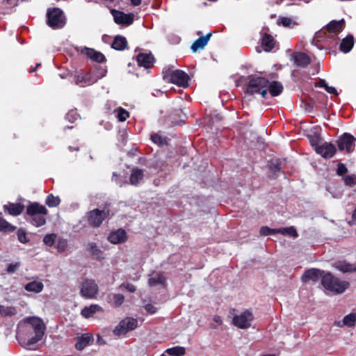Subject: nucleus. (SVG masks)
<instances>
[{
  "instance_id": "obj_18",
  "label": "nucleus",
  "mask_w": 356,
  "mask_h": 356,
  "mask_svg": "<svg viewBox=\"0 0 356 356\" xmlns=\"http://www.w3.org/2000/svg\"><path fill=\"white\" fill-rule=\"evenodd\" d=\"M81 53L86 55L88 58L97 63H103L105 60V56L101 52L96 51L93 49L84 47L81 49Z\"/></svg>"
},
{
  "instance_id": "obj_50",
  "label": "nucleus",
  "mask_w": 356,
  "mask_h": 356,
  "mask_svg": "<svg viewBox=\"0 0 356 356\" xmlns=\"http://www.w3.org/2000/svg\"><path fill=\"white\" fill-rule=\"evenodd\" d=\"M17 238L18 240L22 243H26L29 241V239L27 238L26 235V232L23 229H19L17 231Z\"/></svg>"
},
{
  "instance_id": "obj_5",
  "label": "nucleus",
  "mask_w": 356,
  "mask_h": 356,
  "mask_svg": "<svg viewBox=\"0 0 356 356\" xmlns=\"http://www.w3.org/2000/svg\"><path fill=\"white\" fill-rule=\"evenodd\" d=\"M26 213L31 216V223L35 227H40L45 224L44 216L47 214V208L37 202L27 207Z\"/></svg>"
},
{
  "instance_id": "obj_1",
  "label": "nucleus",
  "mask_w": 356,
  "mask_h": 356,
  "mask_svg": "<svg viewBox=\"0 0 356 356\" xmlns=\"http://www.w3.org/2000/svg\"><path fill=\"white\" fill-rule=\"evenodd\" d=\"M45 329L46 326L41 318L35 316L26 318L24 326L17 333L19 344L30 349L31 346L42 340Z\"/></svg>"
},
{
  "instance_id": "obj_28",
  "label": "nucleus",
  "mask_w": 356,
  "mask_h": 356,
  "mask_svg": "<svg viewBox=\"0 0 356 356\" xmlns=\"http://www.w3.org/2000/svg\"><path fill=\"white\" fill-rule=\"evenodd\" d=\"M4 208L6 210H7L8 211V213L10 215L18 216L22 213V211H24V207L22 204L17 203V204H9L8 205H5Z\"/></svg>"
},
{
  "instance_id": "obj_64",
  "label": "nucleus",
  "mask_w": 356,
  "mask_h": 356,
  "mask_svg": "<svg viewBox=\"0 0 356 356\" xmlns=\"http://www.w3.org/2000/svg\"><path fill=\"white\" fill-rule=\"evenodd\" d=\"M328 86H329L326 83V84L324 86V87H323V88L326 90V89H327V88Z\"/></svg>"
},
{
  "instance_id": "obj_16",
  "label": "nucleus",
  "mask_w": 356,
  "mask_h": 356,
  "mask_svg": "<svg viewBox=\"0 0 356 356\" xmlns=\"http://www.w3.org/2000/svg\"><path fill=\"white\" fill-rule=\"evenodd\" d=\"M94 340L93 336L90 333L83 334L76 338L75 348L78 350H83L86 346L90 344Z\"/></svg>"
},
{
  "instance_id": "obj_61",
  "label": "nucleus",
  "mask_w": 356,
  "mask_h": 356,
  "mask_svg": "<svg viewBox=\"0 0 356 356\" xmlns=\"http://www.w3.org/2000/svg\"><path fill=\"white\" fill-rule=\"evenodd\" d=\"M101 69H103L102 67L97 68L95 71H94L95 74H101Z\"/></svg>"
},
{
  "instance_id": "obj_38",
  "label": "nucleus",
  "mask_w": 356,
  "mask_h": 356,
  "mask_svg": "<svg viewBox=\"0 0 356 356\" xmlns=\"http://www.w3.org/2000/svg\"><path fill=\"white\" fill-rule=\"evenodd\" d=\"M60 198L56 196H54L52 194L49 195L45 200V203L49 207H54L60 204Z\"/></svg>"
},
{
  "instance_id": "obj_40",
  "label": "nucleus",
  "mask_w": 356,
  "mask_h": 356,
  "mask_svg": "<svg viewBox=\"0 0 356 356\" xmlns=\"http://www.w3.org/2000/svg\"><path fill=\"white\" fill-rule=\"evenodd\" d=\"M278 24H281L284 27H293L296 25V22L289 17H280L277 21Z\"/></svg>"
},
{
  "instance_id": "obj_2",
  "label": "nucleus",
  "mask_w": 356,
  "mask_h": 356,
  "mask_svg": "<svg viewBox=\"0 0 356 356\" xmlns=\"http://www.w3.org/2000/svg\"><path fill=\"white\" fill-rule=\"evenodd\" d=\"M268 80L261 76H250L245 90V95H260L266 97L268 92Z\"/></svg>"
},
{
  "instance_id": "obj_51",
  "label": "nucleus",
  "mask_w": 356,
  "mask_h": 356,
  "mask_svg": "<svg viewBox=\"0 0 356 356\" xmlns=\"http://www.w3.org/2000/svg\"><path fill=\"white\" fill-rule=\"evenodd\" d=\"M151 139L152 140L159 145H161L164 143L165 140L159 134H153L151 135Z\"/></svg>"
},
{
  "instance_id": "obj_7",
  "label": "nucleus",
  "mask_w": 356,
  "mask_h": 356,
  "mask_svg": "<svg viewBox=\"0 0 356 356\" xmlns=\"http://www.w3.org/2000/svg\"><path fill=\"white\" fill-rule=\"evenodd\" d=\"M99 287L95 280L86 279L80 286V294L86 299H94L98 294Z\"/></svg>"
},
{
  "instance_id": "obj_52",
  "label": "nucleus",
  "mask_w": 356,
  "mask_h": 356,
  "mask_svg": "<svg viewBox=\"0 0 356 356\" xmlns=\"http://www.w3.org/2000/svg\"><path fill=\"white\" fill-rule=\"evenodd\" d=\"M65 118L71 122H73L74 121H76L78 118H79V115L78 113H76V111H71L70 112H68L65 116Z\"/></svg>"
},
{
  "instance_id": "obj_43",
  "label": "nucleus",
  "mask_w": 356,
  "mask_h": 356,
  "mask_svg": "<svg viewBox=\"0 0 356 356\" xmlns=\"http://www.w3.org/2000/svg\"><path fill=\"white\" fill-rule=\"evenodd\" d=\"M343 181L346 186H353L356 184V175H348L343 177Z\"/></svg>"
},
{
  "instance_id": "obj_57",
  "label": "nucleus",
  "mask_w": 356,
  "mask_h": 356,
  "mask_svg": "<svg viewBox=\"0 0 356 356\" xmlns=\"http://www.w3.org/2000/svg\"><path fill=\"white\" fill-rule=\"evenodd\" d=\"M325 90L330 94L337 95V91L334 87L328 86Z\"/></svg>"
},
{
  "instance_id": "obj_14",
  "label": "nucleus",
  "mask_w": 356,
  "mask_h": 356,
  "mask_svg": "<svg viewBox=\"0 0 356 356\" xmlns=\"http://www.w3.org/2000/svg\"><path fill=\"white\" fill-rule=\"evenodd\" d=\"M291 60L293 61L295 65L299 67H305L310 62V57L302 52H294L291 55Z\"/></svg>"
},
{
  "instance_id": "obj_25",
  "label": "nucleus",
  "mask_w": 356,
  "mask_h": 356,
  "mask_svg": "<svg viewBox=\"0 0 356 356\" xmlns=\"http://www.w3.org/2000/svg\"><path fill=\"white\" fill-rule=\"evenodd\" d=\"M354 44V38L352 35H347L340 44V50L343 53L349 52Z\"/></svg>"
},
{
  "instance_id": "obj_46",
  "label": "nucleus",
  "mask_w": 356,
  "mask_h": 356,
  "mask_svg": "<svg viewBox=\"0 0 356 356\" xmlns=\"http://www.w3.org/2000/svg\"><path fill=\"white\" fill-rule=\"evenodd\" d=\"M67 247V241L66 239L60 238L56 244V249L59 252H63Z\"/></svg>"
},
{
  "instance_id": "obj_31",
  "label": "nucleus",
  "mask_w": 356,
  "mask_h": 356,
  "mask_svg": "<svg viewBox=\"0 0 356 356\" xmlns=\"http://www.w3.org/2000/svg\"><path fill=\"white\" fill-rule=\"evenodd\" d=\"M101 74H95L93 72H89L86 74V85H91L97 82L99 79L106 75V71L105 69H101Z\"/></svg>"
},
{
  "instance_id": "obj_41",
  "label": "nucleus",
  "mask_w": 356,
  "mask_h": 356,
  "mask_svg": "<svg viewBox=\"0 0 356 356\" xmlns=\"http://www.w3.org/2000/svg\"><path fill=\"white\" fill-rule=\"evenodd\" d=\"M15 227L8 223L6 220L0 218V230L3 232H12Z\"/></svg>"
},
{
  "instance_id": "obj_15",
  "label": "nucleus",
  "mask_w": 356,
  "mask_h": 356,
  "mask_svg": "<svg viewBox=\"0 0 356 356\" xmlns=\"http://www.w3.org/2000/svg\"><path fill=\"white\" fill-rule=\"evenodd\" d=\"M136 60L139 66L147 69L152 66L154 58L151 54L140 53L137 55Z\"/></svg>"
},
{
  "instance_id": "obj_56",
  "label": "nucleus",
  "mask_w": 356,
  "mask_h": 356,
  "mask_svg": "<svg viewBox=\"0 0 356 356\" xmlns=\"http://www.w3.org/2000/svg\"><path fill=\"white\" fill-rule=\"evenodd\" d=\"M10 309L6 308L4 306H0V314L1 315H8L11 314V313L8 311Z\"/></svg>"
},
{
  "instance_id": "obj_12",
  "label": "nucleus",
  "mask_w": 356,
  "mask_h": 356,
  "mask_svg": "<svg viewBox=\"0 0 356 356\" xmlns=\"http://www.w3.org/2000/svg\"><path fill=\"white\" fill-rule=\"evenodd\" d=\"M345 26V21L341 19L339 21L332 20L327 24L325 29L328 33L327 38L333 40V42L336 43L337 35L343 31Z\"/></svg>"
},
{
  "instance_id": "obj_27",
  "label": "nucleus",
  "mask_w": 356,
  "mask_h": 356,
  "mask_svg": "<svg viewBox=\"0 0 356 356\" xmlns=\"http://www.w3.org/2000/svg\"><path fill=\"white\" fill-rule=\"evenodd\" d=\"M127 46V39L122 35H117L114 38V40L112 43V47L114 49L122 51L124 50Z\"/></svg>"
},
{
  "instance_id": "obj_3",
  "label": "nucleus",
  "mask_w": 356,
  "mask_h": 356,
  "mask_svg": "<svg viewBox=\"0 0 356 356\" xmlns=\"http://www.w3.org/2000/svg\"><path fill=\"white\" fill-rule=\"evenodd\" d=\"M163 79L165 81L187 88L188 86L189 76L181 70H172L165 67L163 70Z\"/></svg>"
},
{
  "instance_id": "obj_30",
  "label": "nucleus",
  "mask_w": 356,
  "mask_h": 356,
  "mask_svg": "<svg viewBox=\"0 0 356 356\" xmlns=\"http://www.w3.org/2000/svg\"><path fill=\"white\" fill-rule=\"evenodd\" d=\"M261 45L266 51H269L274 47L275 40L271 35L265 33L262 37Z\"/></svg>"
},
{
  "instance_id": "obj_4",
  "label": "nucleus",
  "mask_w": 356,
  "mask_h": 356,
  "mask_svg": "<svg viewBox=\"0 0 356 356\" xmlns=\"http://www.w3.org/2000/svg\"><path fill=\"white\" fill-rule=\"evenodd\" d=\"M321 284L327 290L339 294L343 293L350 286L349 282L341 280L330 273H327L322 277Z\"/></svg>"
},
{
  "instance_id": "obj_24",
  "label": "nucleus",
  "mask_w": 356,
  "mask_h": 356,
  "mask_svg": "<svg viewBox=\"0 0 356 356\" xmlns=\"http://www.w3.org/2000/svg\"><path fill=\"white\" fill-rule=\"evenodd\" d=\"M102 311H103L102 308L99 305L93 304L88 307H85L81 310V314L84 318H88L92 317V315L94 314H95L96 312H102Z\"/></svg>"
},
{
  "instance_id": "obj_55",
  "label": "nucleus",
  "mask_w": 356,
  "mask_h": 356,
  "mask_svg": "<svg viewBox=\"0 0 356 356\" xmlns=\"http://www.w3.org/2000/svg\"><path fill=\"white\" fill-rule=\"evenodd\" d=\"M348 169L343 163H339L337 167V172L339 175L341 176L347 172Z\"/></svg>"
},
{
  "instance_id": "obj_58",
  "label": "nucleus",
  "mask_w": 356,
  "mask_h": 356,
  "mask_svg": "<svg viewBox=\"0 0 356 356\" xmlns=\"http://www.w3.org/2000/svg\"><path fill=\"white\" fill-rule=\"evenodd\" d=\"M213 321L215 323H216L218 325H221L222 323V320L220 316H215L213 317Z\"/></svg>"
},
{
  "instance_id": "obj_60",
  "label": "nucleus",
  "mask_w": 356,
  "mask_h": 356,
  "mask_svg": "<svg viewBox=\"0 0 356 356\" xmlns=\"http://www.w3.org/2000/svg\"><path fill=\"white\" fill-rule=\"evenodd\" d=\"M325 84H326V81L324 79H320L317 86L319 87L323 88Z\"/></svg>"
},
{
  "instance_id": "obj_6",
  "label": "nucleus",
  "mask_w": 356,
  "mask_h": 356,
  "mask_svg": "<svg viewBox=\"0 0 356 356\" xmlns=\"http://www.w3.org/2000/svg\"><path fill=\"white\" fill-rule=\"evenodd\" d=\"M47 17V24L54 29L63 28L66 23V19L63 10L58 8L49 9Z\"/></svg>"
},
{
  "instance_id": "obj_34",
  "label": "nucleus",
  "mask_w": 356,
  "mask_h": 356,
  "mask_svg": "<svg viewBox=\"0 0 356 356\" xmlns=\"http://www.w3.org/2000/svg\"><path fill=\"white\" fill-rule=\"evenodd\" d=\"M334 267L342 273H351L353 270V264L345 261H339L334 264Z\"/></svg>"
},
{
  "instance_id": "obj_19",
  "label": "nucleus",
  "mask_w": 356,
  "mask_h": 356,
  "mask_svg": "<svg viewBox=\"0 0 356 356\" xmlns=\"http://www.w3.org/2000/svg\"><path fill=\"white\" fill-rule=\"evenodd\" d=\"M108 241L113 244L124 243L127 240V234L122 229H118L116 231L110 233Z\"/></svg>"
},
{
  "instance_id": "obj_9",
  "label": "nucleus",
  "mask_w": 356,
  "mask_h": 356,
  "mask_svg": "<svg viewBox=\"0 0 356 356\" xmlns=\"http://www.w3.org/2000/svg\"><path fill=\"white\" fill-rule=\"evenodd\" d=\"M138 327V321L131 317H127L122 320L113 330V334L121 336L128 332L135 330Z\"/></svg>"
},
{
  "instance_id": "obj_11",
  "label": "nucleus",
  "mask_w": 356,
  "mask_h": 356,
  "mask_svg": "<svg viewBox=\"0 0 356 356\" xmlns=\"http://www.w3.org/2000/svg\"><path fill=\"white\" fill-rule=\"evenodd\" d=\"M355 138L348 133H344L337 140V145L339 151H345L350 153L355 148Z\"/></svg>"
},
{
  "instance_id": "obj_42",
  "label": "nucleus",
  "mask_w": 356,
  "mask_h": 356,
  "mask_svg": "<svg viewBox=\"0 0 356 356\" xmlns=\"http://www.w3.org/2000/svg\"><path fill=\"white\" fill-rule=\"evenodd\" d=\"M88 249L94 257L97 259L101 258L102 252L97 248L95 243H90L88 244Z\"/></svg>"
},
{
  "instance_id": "obj_13",
  "label": "nucleus",
  "mask_w": 356,
  "mask_h": 356,
  "mask_svg": "<svg viewBox=\"0 0 356 356\" xmlns=\"http://www.w3.org/2000/svg\"><path fill=\"white\" fill-rule=\"evenodd\" d=\"M337 152L336 147L331 143L325 142L316 147V152L324 159H330Z\"/></svg>"
},
{
  "instance_id": "obj_22",
  "label": "nucleus",
  "mask_w": 356,
  "mask_h": 356,
  "mask_svg": "<svg viewBox=\"0 0 356 356\" xmlns=\"http://www.w3.org/2000/svg\"><path fill=\"white\" fill-rule=\"evenodd\" d=\"M114 20L118 24L129 25L133 22V15H127L122 12H116L114 14Z\"/></svg>"
},
{
  "instance_id": "obj_21",
  "label": "nucleus",
  "mask_w": 356,
  "mask_h": 356,
  "mask_svg": "<svg viewBox=\"0 0 356 356\" xmlns=\"http://www.w3.org/2000/svg\"><path fill=\"white\" fill-rule=\"evenodd\" d=\"M212 35L211 33H207L204 36L200 37L198 39L195 40L193 44L191 47L193 52H196L199 49H202L207 44L209 40H210Z\"/></svg>"
},
{
  "instance_id": "obj_10",
  "label": "nucleus",
  "mask_w": 356,
  "mask_h": 356,
  "mask_svg": "<svg viewBox=\"0 0 356 356\" xmlns=\"http://www.w3.org/2000/svg\"><path fill=\"white\" fill-rule=\"evenodd\" d=\"M252 320V314L249 310H246L238 315L234 316L232 322L237 327L246 329L250 327Z\"/></svg>"
},
{
  "instance_id": "obj_26",
  "label": "nucleus",
  "mask_w": 356,
  "mask_h": 356,
  "mask_svg": "<svg viewBox=\"0 0 356 356\" xmlns=\"http://www.w3.org/2000/svg\"><path fill=\"white\" fill-rule=\"evenodd\" d=\"M268 90L272 97H276L282 93L283 86L282 83L278 81H268Z\"/></svg>"
},
{
  "instance_id": "obj_20",
  "label": "nucleus",
  "mask_w": 356,
  "mask_h": 356,
  "mask_svg": "<svg viewBox=\"0 0 356 356\" xmlns=\"http://www.w3.org/2000/svg\"><path fill=\"white\" fill-rule=\"evenodd\" d=\"M327 36H328V33H327L326 29H323L315 33L314 38L312 41V44L317 46L320 49L321 47H320V46H318V44H317V42H318L325 40V44H327V45H331V44H334L333 42V40L330 39L329 38H327Z\"/></svg>"
},
{
  "instance_id": "obj_45",
  "label": "nucleus",
  "mask_w": 356,
  "mask_h": 356,
  "mask_svg": "<svg viewBox=\"0 0 356 356\" xmlns=\"http://www.w3.org/2000/svg\"><path fill=\"white\" fill-rule=\"evenodd\" d=\"M56 238V235L54 234H47L44 237L43 241L47 245L51 247L54 244Z\"/></svg>"
},
{
  "instance_id": "obj_54",
  "label": "nucleus",
  "mask_w": 356,
  "mask_h": 356,
  "mask_svg": "<svg viewBox=\"0 0 356 356\" xmlns=\"http://www.w3.org/2000/svg\"><path fill=\"white\" fill-rule=\"evenodd\" d=\"M144 307L146 312L149 314H154L157 311V308L150 303L145 305Z\"/></svg>"
},
{
  "instance_id": "obj_35",
  "label": "nucleus",
  "mask_w": 356,
  "mask_h": 356,
  "mask_svg": "<svg viewBox=\"0 0 356 356\" xmlns=\"http://www.w3.org/2000/svg\"><path fill=\"white\" fill-rule=\"evenodd\" d=\"M277 234L289 236L293 238H296L298 236L296 229L293 227L277 229Z\"/></svg>"
},
{
  "instance_id": "obj_53",
  "label": "nucleus",
  "mask_w": 356,
  "mask_h": 356,
  "mask_svg": "<svg viewBox=\"0 0 356 356\" xmlns=\"http://www.w3.org/2000/svg\"><path fill=\"white\" fill-rule=\"evenodd\" d=\"M120 289H126L130 293H134L136 291V287L134 285L129 283H123L120 286Z\"/></svg>"
},
{
  "instance_id": "obj_62",
  "label": "nucleus",
  "mask_w": 356,
  "mask_h": 356,
  "mask_svg": "<svg viewBox=\"0 0 356 356\" xmlns=\"http://www.w3.org/2000/svg\"><path fill=\"white\" fill-rule=\"evenodd\" d=\"M353 220L356 222V207L352 215Z\"/></svg>"
},
{
  "instance_id": "obj_23",
  "label": "nucleus",
  "mask_w": 356,
  "mask_h": 356,
  "mask_svg": "<svg viewBox=\"0 0 356 356\" xmlns=\"http://www.w3.org/2000/svg\"><path fill=\"white\" fill-rule=\"evenodd\" d=\"M26 291L29 292H33L35 293H40L44 289V284L42 282L38 280H33L27 283L24 286Z\"/></svg>"
},
{
  "instance_id": "obj_32",
  "label": "nucleus",
  "mask_w": 356,
  "mask_h": 356,
  "mask_svg": "<svg viewBox=\"0 0 356 356\" xmlns=\"http://www.w3.org/2000/svg\"><path fill=\"white\" fill-rule=\"evenodd\" d=\"M143 171L140 169H134L130 175V183L132 185H137L143 178Z\"/></svg>"
},
{
  "instance_id": "obj_48",
  "label": "nucleus",
  "mask_w": 356,
  "mask_h": 356,
  "mask_svg": "<svg viewBox=\"0 0 356 356\" xmlns=\"http://www.w3.org/2000/svg\"><path fill=\"white\" fill-rule=\"evenodd\" d=\"M86 74H79L75 77V83L79 86L84 87L86 85Z\"/></svg>"
},
{
  "instance_id": "obj_33",
  "label": "nucleus",
  "mask_w": 356,
  "mask_h": 356,
  "mask_svg": "<svg viewBox=\"0 0 356 356\" xmlns=\"http://www.w3.org/2000/svg\"><path fill=\"white\" fill-rule=\"evenodd\" d=\"M165 282V279L161 273H152L149 278V284L150 286L164 285Z\"/></svg>"
},
{
  "instance_id": "obj_29",
  "label": "nucleus",
  "mask_w": 356,
  "mask_h": 356,
  "mask_svg": "<svg viewBox=\"0 0 356 356\" xmlns=\"http://www.w3.org/2000/svg\"><path fill=\"white\" fill-rule=\"evenodd\" d=\"M356 324V312H352L345 316L342 321V324L340 322L338 323L339 327L343 325L347 327H354Z\"/></svg>"
},
{
  "instance_id": "obj_59",
  "label": "nucleus",
  "mask_w": 356,
  "mask_h": 356,
  "mask_svg": "<svg viewBox=\"0 0 356 356\" xmlns=\"http://www.w3.org/2000/svg\"><path fill=\"white\" fill-rule=\"evenodd\" d=\"M131 4L134 6H138L141 3V0H129Z\"/></svg>"
},
{
  "instance_id": "obj_63",
  "label": "nucleus",
  "mask_w": 356,
  "mask_h": 356,
  "mask_svg": "<svg viewBox=\"0 0 356 356\" xmlns=\"http://www.w3.org/2000/svg\"><path fill=\"white\" fill-rule=\"evenodd\" d=\"M353 272H356V266H355L354 265H353Z\"/></svg>"
},
{
  "instance_id": "obj_44",
  "label": "nucleus",
  "mask_w": 356,
  "mask_h": 356,
  "mask_svg": "<svg viewBox=\"0 0 356 356\" xmlns=\"http://www.w3.org/2000/svg\"><path fill=\"white\" fill-rule=\"evenodd\" d=\"M309 143L311 145L314 147L315 152L316 151V147H319L320 143V137L318 135H309L308 136Z\"/></svg>"
},
{
  "instance_id": "obj_47",
  "label": "nucleus",
  "mask_w": 356,
  "mask_h": 356,
  "mask_svg": "<svg viewBox=\"0 0 356 356\" xmlns=\"http://www.w3.org/2000/svg\"><path fill=\"white\" fill-rule=\"evenodd\" d=\"M260 234L262 236L274 235L277 234V229H271L267 226L260 229Z\"/></svg>"
},
{
  "instance_id": "obj_49",
  "label": "nucleus",
  "mask_w": 356,
  "mask_h": 356,
  "mask_svg": "<svg viewBox=\"0 0 356 356\" xmlns=\"http://www.w3.org/2000/svg\"><path fill=\"white\" fill-rule=\"evenodd\" d=\"M21 266L20 262H15L10 264L6 268V272L8 273H14L17 271V270Z\"/></svg>"
},
{
  "instance_id": "obj_37",
  "label": "nucleus",
  "mask_w": 356,
  "mask_h": 356,
  "mask_svg": "<svg viewBox=\"0 0 356 356\" xmlns=\"http://www.w3.org/2000/svg\"><path fill=\"white\" fill-rule=\"evenodd\" d=\"M124 301V296L120 293H115L112 295V301L109 302L113 307H118L121 306Z\"/></svg>"
},
{
  "instance_id": "obj_17",
  "label": "nucleus",
  "mask_w": 356,
  "mask_h": 356,
  "mask_svg": "<svg viewBox=\"0 0 356 356\" xmlns=\"http://www.w3.org/2000/svg\"><path fill=\"white\" fill-rule=\"evenodd\" d=\"M324 271L320 270L316 268L309 269L304 273L302 277V280L303 282H307L309 280L317 281L320 278L322 280V277L325 275Z\"/></svg>"
},
{
  "instance_id": "obj_39",
  "label": "nucleus",
  "mask_w": 356,
  "mask_h": 356,
  "mask_svg": "<svg viewBox=\"0 0 356 356\" xmlns=\"http://www.w3.org/2000/svg\"><path fill=\"white\" fill-rule=\"evenodd\" d=\"M115 112L116 113V118L120 122L125 121L129 117V112L122 108H117Z\"/></svg>"
},
{
  "instance_id": "obj_8",
  "label": "nucleus",
  "mask_w": 356,
  "mask_h": 356,
  "mask_svg": "<svg viewBox=\"0 0 356 356\" xmlns=\"http://www.w3.org/2000/svg\"><path fill=\"white\" fill-rule=\"evenodd\" d=\"M108 215L109 211L106 209L103 210L95 209L87 213L86 218L91 226L97 227L101 225Z\"/></svg>"
},
{
  "instance_id": "obj_36",
  "label": "nucleus",
  "mask_w": 356,
  "mask_h": 356,
  "mask_svg": "<svg viewBox=\"0 0 356 356\" xmlns=\"http://www.w3.org/2000/svg\"><path fill=\"white\" fill-rule=\"evenodd\" d=\"M165 353L171 356H183L186 353V349L182 346H175L166 349Z\"/></svg>"
}]
</instances>
